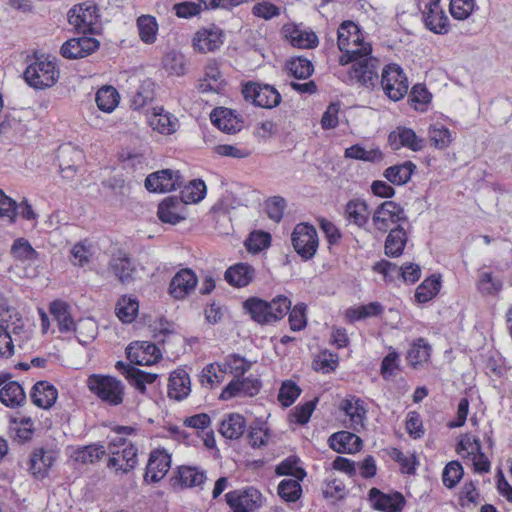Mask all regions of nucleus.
Segmentation results:
<instances>
[{
  "instance_id": "nucleus-24",
  "label": "nucleus",
  "mask_w": 512,
  "mask_h": 512,
  "mask_svg": "<svg viewBox=\"0 0 512 512\" xmlns=\"http://www.w3.org/2000/svg\"><path fill=\"white\" fill-rule=\"evenodd\" d=\"M422 18L425 27L435 34H447L450 30L449 19L438 3V9L431 12L429 2H424Z\"/></svg>"
},
{
  "instance_id": "nucleus-22",
  "label": "nucleus",
  "mask_w": 512,
  "mask_h": 512,
  "mask_svg": "<svg viewBox=\"0 0 512 512\" xmlns=\"http://www.w3.org/2000/svg\"><path fill=\"white\" fill-rule=\"evenodd\" d=\"M55 461V453L43 447L35 448L29 459V471L36 479H44L48 476L49 469Z\"/></svg>"
},
{
  "instance_id": "nucleus-15",
  "label": "nucleus",
  "mask_w": 512,
  "mask_h": 512,
  "mask_svg": "<svg viewBox=\"0 0 512 512\" xmlns=\"http://www.w3.org/2000/svg\"><path fill=\"white\" fill-rule=\"evenodd\" d=\"M115 368L119 371L139 393L145 394L147 391L146 384H152L158 378V374L143 371L131 363L117 361Z\"/></svg>"
},
{
  "instance_id": "nucleus-48",
  "label": "nucleus",
  "mask_w": 512,
  "mask_h": 512,
  "mask_svg": "<svg viewBox=\"0 0 512 512\" xmlns=\"http://www.w3.org/2000/svg\"><path fill=\"white\" fill-rule=\"evenodd\" d=\"M179 480L185 487L201 486L206 480L204 471L196 467L182 466L178 470Z\"/></svg>"
},
{
  "instance_id": "nucleus-9",
  "label": "nucleus",
  "mask_w": 512,
  "mask_h": 512,
  "mask_svg": "<svg viewBox=\"0 0 512 512\" xmlns=\"http://www.w3.org/2000/svg\"><path fill=\"white\" fill-rule=\"evenodd\" d=\"M232 512H254L262 505V494L254 487L236 489L225 494Z\"/></svg>"
},
{
  "instance_id": "nucleus-38",
  "label": "nucleus",
  "mask_w": 512,
  "mask_h": 512,
  "mask_svg": "<svg viewBox=\"0 0 512 512\" xmlns=\"http://www.w3.org/2000/svg\"><path fill=\"white\" fill-rule=\"evenodd\" d=\"M141 354L137 353L134 357L132 356L131 348H127V357L130 359L131 363H135L139 366H149L162 358V353L160 349L154 343L143 342L141 345Z\"/></svg>"
},
{
  "instance_id": "nucleus-36",
  "label": "nucleus",
  "mask_w": 512,
  "mask_h": 512,
  "mask_svg": "<svg viewBox=\"0 0 512 512\" xmlns=\"http://www.w3.org/2000/svg\"><path fill=\"white\" fill-rule=\"evenodd\" d=\"M416 170V165L412 161H405L402 164H397L386 168L383 176L393 185H405L411 179V176Z\"/></svg>"
},
{
  "instance_id": "nucleus-59",
  "label": "nucleus",
  "mask_w": 512,
  "mask_h": 512,
  "mask_svg": "<svg viewBox=\"0 0 512 512\" xmlns=\"http://www.w3.org/2000/svg\"><path fill=\"white\" fill-rule=\"evenodd\" d=\"M271 244V235L264 231L252 232L245 241L249 252L259 253Z\"/></svg>"
},
{
  "instance_id": "nucleus-2",
  "label": "nucleus",
  "mask_w": 512,
  "mask_h": 512,
  "mask_svg": "<svg viewBox=\"0 0 512 512\" xmlns=\"http://www.w3.org/2000/svg\"><path fill=\"white\" fill-rule=\"evenodd\" d=\"M86 383L90 392L96 395L104 404L116 407L123 403L125 385L116 377L91 374Z\"/></svg>"
},
{
  "instance_id": "nucleus-8",
  "label": "nucleus",
  "mask_w": 512,
  "mask_h": 512,
  "mask_svg": "<svg viewBox=\"0 0 512 512\" xmlns=\"http://www.w3.org/2000/svg\"><path fill=\"white\" fill-rule=\"evenodd\" d=\"M404 208L394 201H384L374 210L372 222L376 230L386 233L393 224L407 221Z\"/></svg>"
},
{
  "instance_id": "nucleus-34",
  "label": "nucleus",
  "mask_w": 512,
  "mask_h": 512,
  "mask_svg": "<svg viewBox=\"0 0 512 512\" xmlns=\"http://www.w3.org/2000/svg\"><path fill=\"white\" fill-rule=\"evenodd\" d=\"M246 430V420L243 415L238 413L228 414L222 420L219 428L221 435L227 439H239Z\"/></svg>"
},
{
  "instance_id": "nucleus-45",
  "label": "nucleus",
  "mask_w": 512,
  "mask_h": 512,
  "mask_svg": "<svg viewBox=\"0 0 512 512\" xmlns=\"http://www.w3.org/2000/svg\"><path fill=\"white\" fill-rule=\"evenodd\" d=\"M83 157L82 151L70 145L59 148L58 160L61 172L76 171L75 161H80Z\"/></svg>"
},
{
  "instance_id": "nucleus-53",
  "label": "nucleus",
  "mask_w": 512,
  "mask_h": 512,
  "mask_svg": "<svg viewBox=\"0 0 512 512\" xmlns=\"http://www.w3.org/2000/svg\"><path fill=\"white\" fill-rule=\"evenodd\" d=\"M11 254L15 259L36 260L39 258V253L31 246L29 241L25 238H17L11 246Z\"/></svg>"
},
{
  "instance_id": "nucleus-60",
  "label": "nucleus",
  "mask_w": 512,
  "mask_h": 512,
  "mask_svg": "<svg viewBox=\"0 0 512 512\" xmlns=\"http://www.w3.org/2000/svg\"><path fill=\"white\" fill-rule=\"evenodd\" d=\"M463 474H464V470H463L461 463L459 461H455V460L451 461L446 464V466L443 470V474H442L443 484L447 488H453L461 480V478L463 477Z\"/></svg>"
},
{
  "instance_id": "nucleus-30",
  "label": "nucleus",
  "mask_w": 512,
  "mask_h": 512,
  "mask_svg": "<svg viewBox=\"0 0 512 512\" xmlns=\"http://www.w3.org/2000/svg\"><path fill=\"white\" fill-rule=\"evenodd\" d=\"M225 280L234 287H246L255 277V269L248 263H237L225 272Z\"/></svg>"
},
{
  "instance_id": "nucleus-27",
  "label": "nucleus",
  "mask_w": 512,
  "mask_h": 512,
  "mask_svg": "<svg viewBox=\"0 0 512 512\" xmlns=\"http://www.w3.org/2000/svg\"><path fill=\"white\" fill-rule=\"evenodd\" d=\"M388 141L391 146L395 145V149L403 146L417 152L424 148V140L418 138L412 129L406 127H399L397 131L391 132Z\"/></svg>"
},
{
  "instance_id": "nucleus-63",
  "label": "nucleus",
  "mask_w": 512,
  "mask_h": 512,
  "mask_svg": "<svg viewBox=\"0 0 512 512\" xmlns=\"http://www.w3.org/2000/svg\"><path fill=\"white\" fill-rule=\"evenodd\" d=\"M475 9V0H451L450 13L458 20L467 19Z\"/></svg>"
},
{
  "instance_id": "nucleus-3",
  "label": "nucleus",
  "mask_w": 512,
  "mask_h": 512,
  "mask_svg": "<svg viewBox=\"0 0 512 512\" xmlns=\"http://www.w3.org/2000/svg\"><path fill=\"white\" fill-rule=\"evenodd\" d=\"M68 21L78 33L96 34L100 29L99 8L94 2L75 5L68 13Z\"/></svg>"
},
{
  "instance_id": "nucleus-20",
  "label": "nucleus",
  "mask_w": 512,
  "mask_h": 512,
  "mask_svg": "<svg viewBox=\"0 0 512 512\" xmlns=\"http://www.w3.org/2000/svg\"><path fill=\"white\" fill-rule=\"evenodd\" d=\"M109 270L122 284L132 283L137 273L134 261L124 252H119L111 258Z\"/></svg>"
},
{
  "instance_id": "nucleus-40",
  "label": "nucleus",
  "mask_w": 512,
  "mask_h": 512,
  "mask_svg": "<svg viewBox=\"0 0 512 512\" xmlns=\"http://www.w3.org/2000/svg\"><path fill=\"white\" fill-rule=\"evenodd\" d=\"M149 119L150 126L161 134H172L176 131V119L169 113H164L163 107L153 108Z\"/></svg>"
},
{
  "instance_id": "nucleus-18",
  "label": "nucleus",
  "mask_w": 512,
  "mask_h": 512,
  "mask_svg": "<svg viewBox=\"0 0 512 512\" xmlns=\"http://www.w3.org/2000/svg\"><path fill=\"white\" fill-rule=\"evenodd\" d=\"M138 449L135 445L129 444L121 452L111 451V456L107 461V467L114 469L116 473L127 474L135 469L138 459Z\"/></svg>"
},
{
  "instance_id": "nucleus-41",
  "label": "nucleus",
  "mask_w": 512,
  "mask_h": 512,
  "mask_svg": "<svg viewBox=\"0 0 512 512\" xmlns=\"http://www.w3.org/2000/svg\"><path fill=\"white\" fill-rule=\"evenodd\" d=\"M206 184L201 179H194L190 181L188 185H186L180 192L179 200H181L185 205L191 203H198L202 199H204L206 195Z\"/></svg>"
},
{
  "instance_id": "nucleus-31",
  "label": "nucleus",
  "mask_w": 512,
  "mask_h": 512,
  "mask_svg": "<svg viewBox=\"0 0 512 512\" xmlns=\"http://www.w3.org/2000/svg\"><path fill=\"white\" fill-rule=\"evenodd\" d=\"M268 307V301L258 297H250L243 302V308L251 319L261 325L272 323Z\"/></svg>"
},
{
  "instance_id": "nucleus-58",
  "label": "nucleus",
  "mask_w": 512,
  "mask_h": 512,
  "mask_svg": "<svg viewBox=\"0 0 512 512\" xmlns=\"http://www.w3.org/2000/svg\"><path fill=\"white\" fill-rule=\"evenodd\" d=\"M76 333V338L79 343L85 345L90 343L96 336L97 325L90 319H81L76 323V329L73 331Z\"/></svg>"
},
{
  "instance_id": "nucleus-19",
  "label": "nucleus",
  "mask_w": 512,
  "mask_h": 512,
  "mask_svg": "<svg viewBox=\"0 0 512 512\" xmlns=\"http://www.w3.org/2000/svg\"><path fill=\"white\" fill-rule=\"evenodd\" d=\"M328 444L337 453L352 454L362 449L363 441L355 433L342 430L330 435Z\"/></svg>"
},
{
  "instance_id": "nucleus-5",
  "label": "nucleus",
  "mask_w": 512,
  "mask_h": 512,
  "mask_svg": "<svg viewBox=\"0 0 512 512\" xmlns=\"http://www.w3.org/2000/svg\"><path fill=\"white\" fill-rule=\"evenodd\" d=\"M381 87L385 95L392 101H399L408 92V79L400 65L390 63L381 74Z\"/></svg>"
},
{
  "instance_id": "nucleus-52",
  "label": "nucleus",
  "mask_w": 512,
  "mask_h": 512,
  "mask_svg": "<svg viewBox=\"0 0 512 512\" xmlns=\"http://www.w3.org/2000/svg\"><path fill=\"white\" fill-rule=\"evenodd\" d=\"M138 309L137 300L123 296L116 305V314L123 323H131L137 316Z\"/></svg>"
},
{
  "instance_id": "nucleus-11",
  "label": "nucleus",
  "mask_w": 512,
  "mask_h": 512,
  "mask_svg": "<svg viewBox=\"0 0 512 512\" xmlns=\"http://www.w3.org/2000/svg\"><path fill=\"white\" fill-rule=\"evenodd\" d=\"M224 43V32L215 24L199 29L193 37V49L199 53H208L218 50Z\"/></svg>"
},
{
  "instance_id": "nucleus-10",
  "label": "nucleus",
  "mask_w": 512,
  "mask_h": 512,
  "mask_svg": "<svg viewBox=\"0 0 512 512\" xmlns=\"http://www.w3.org/2000/svg\"><path fill=\"white\" fill-rule=\"evenodd\" d=\"M182 185V176L179 171L164 169L149 174L145 179V188L149 192L166 193Z\"/></svg>"
},
{
  "instance_id": "nucleus-21",
  "label": "nucleus",
  "mask_w": 512,
  "mask_h": 512,
  "mask_svg": "<svg viewBox=\"0 0 512 512\" xmlns=\"http://www.w3.org/2000/svg\"><path fill=\"white\" fill-rule=\"evenodd\" d=\"M185 204L177 196H168L158 205L157 216L163 223L176 225L185 219Z\"/></svg>"
},
{
  "instance_id": "nucleus-43",
  "label": "nucleus",
  "mask_w": 512,
  "mask_h": 512,
  "mask_svg": "<svg viewBox=\"0 0 512 512\" xmlns=\"http://www.w3.org/2000/svg\"><path fill=\"white\" fill-rule=\"evenodd\" d=\"M211 122L216 125L221 131L228 134H233L240 130V127L234 125L232 110L219 107L215 108L211 115Z\"/></svg>"
},
{
  "instance_id": "nucleus-13",
  "label": "nucleus",
  "mask_w": 512,
  "mask_h": 512,
  "mask_svg": "<svg viewBox=\"0 0 512 512\" xmlns=\"http://www.w3.org/2000/svg\"><path fill=\"white\" fill-rule=\"evenodd\" d=\"M262 387L261 381L253 376L240 377L231 380L220 394L221 400H230L234 397H253L257 395Z\"/></svg>"
},
{
  "instance_id": "nucleus-35",
  "label": "nucleus",
  "mask_w": 512,
  "mask_h": 512,
  "mask_svg": "<svg viewBox=\"0 0 512 512\" xmlns=\"http://www.w3.org/2000/svg\"><path fill=\"white\" fill-rule=\"evenodd\" d=\"M345 218L362 228L369 220V207L365 200L352 199L349 200L345 206Z\"/></svg>"
},
{
  "instance_id": "nucleus-64",
  "label": "nucleus",
  "mask_w": 512,
  "mask_h": 512,
  "mask_svg": "<svg viewBox=\"0 0 512 512\" xmlns=\"http://www.w3.org/2000/svg\"><path fill=\"white\" fill-rule=\"evenodd\" d=\"M306 304L303 302L297 303L289 310V324L292 331H300L306 327Z\"/></svg>"
},
{
  "instance_id": "nucleus-49",
  "label": "nucleus",
  "mask_w": 512,
  "mask_h": 512,
  "mask_svg": "<svg viewBox=\"0 0 512 512\" xmlns=\"http://www.w3.org/2000/svg\"><path fill=\"white\" fill-rule=\"evenodd\" d=\"M286 67L290 74L296 79H307L314 71L312 62L304 57L290 59L287 61Z\"/></svg>"
},
{
  "instance_id": "nucleus-25",
  "label": "nucleus",
  "mask_w": 512,
  "mask_h": 512,
  "mask_svg": "<svg viewBox=\"0 0 512 512\" xmlns=\"http://www.w3.org/2000/svg\"><path fill=\"white\" fill-rule=\"evenodd\" d=\"M57 397V389L47 381L36 382L30 391L32 403L41 409L51 408L55 404Z\"/></svg>"
},
{
  "instance_id": "nucleus-55",
  "label": "nucleus",
  "mask_w": 512,
  "mask_h": 512,
  "mask_svg": "<svg viewBox=\"0 0 512 512\" xmlns=\"http://www.w3.org/2000/svg\"><path fill=\"white\" fill-rule=\"evenodd\" d=\"M268 309L271 314V322H277L284 318L292 306L291 300L285 295H277L268 302Z\"/></svg>"
},
{
  "instance_id": "nucleus-47",
  "label": "nucleus",
  "mask_w": 512,
  "mask_h": 512,
  "mask_svg": "<svg viewBox=\"0 0 512 512\" xmlns=\"http://www.w3.org/2000/svg\"><path fill=\"white\" fill-rule=\"evenodd\" d=\"M477 288L482 295L495 296L502 290L503 282L494 277L491 272H483L479 275Z\"/></svg>"
},
{
  "instance_id": "nucleus-56",
  "label": "nucleus",
  "mask_w": 512,
  "mask_h": 512,
  "mask_svg": "<svg viewBox=\"0 0 512 512\" xmlns=\"http://www.w3.org/2000/svg\"><path fill=\"white\" fill-rule=\"evenodd\" d=\"M298 459L290 456L279 463L275 468V473L278 476H293L295 479L303 480L306 476V471L297 466Z\"/></svg>"
},
{
  "instance_id": "nucleus-16",
  "label": "nucleus",
  "mask_w": 512,
  "mask_h": 512,
  "mask_svg": "<svg viewBox=\"0 0 512 512\" xmlns=\"http://www.w3.org/2000/svg\"><path fill=\"white\" fill-rule=\"evenodd\" d=\"M197 283L198 278L193 270L181 269L172 278L169 293L174 299H185L195 289Z\"/></svg>"
},
{
  "instance_id": "nucleus-44",
  "label": "nucleus",
  "mask_w": 512,
  "mask_h": 512,
  "mask_svg": "<svg viewBox=\"0 0 512 512\" xmlns=\"http://www.w3.org/2000/svg\"><path fill=\"white\" fill-rule=\"evenodd\" d=\"M137 27L140 39L146 44H153L156 41L158 23L151 15H142L137 19Z\"/></svg>"
},
{
  "instance_id": "nucleus-54",
  "label": "nucleus",
  "mask_w": 512,
  "mask_h": 512,
  "mask_svg": "<svg viewBox=\"0 0 512 512\" xmlns=\"http://www.w3.org/2000/svg\"><path fill=\"white\" fill-rule=\"evenodd\" d=\"M152 87L153 83L145 81L131 95L130 103L134 110L143 108L148 102L153 100L154 91Z\"/></svg>"
},
{
  "instance_id": "nucleus-1",
  "label": "nucleus",
  "mask_w": 512,
  "mask_h": 512,
  "mask_svg": "<svg viewBox=\"0 0 512 512\" xmlns=\"http://www.w3.org/2000/svg\"><path fill=\"white\" fill-rule=\"evenodd\" d=\"M337 34L338 48L342 52L339 63L351 64L347 78L343 81L348 85L359 84L374 89L379 82L380 61L371 56L372 47L363 42L359 27L353 21L347 20L340 24Z\"/></svg>"
},
{
  "instance_id": "nucleus-51",
  "label": "nucleus",
  "mask_w": 512,
  "mask_h": 512,
  "mask_svg": "<svg viewBox=\"0 0 512 512\" xmlns=\"http://www.w3.org/2000/svg\"><path fill=\"white\" fill-rule=\"evenodd\" d=\"M298 479H284L277 488V493L286 502H295L302 495V487Z\"/></svg>"
},
{
  "instance_id": "nucleus-4",
  "label": "nucleus",
  "mask_w": 512,
  "mask_h": 512,
  "mask_svg": "<svg viewBox=\"0 0 512 512\" xmlns=\"http://www.w3.org/2000/svg\"><path fill=\"white\" fill-rule=\"evenodd\" d=\"M23 77L30 87L45 89L53 86L58 79L55 64L47 59L36 58L24 71Z\"/></svg>"
},
{
  "instance_id": "nucleus-46",
  "label": "nucleus",
  "mask_w": 512,
  "mask_h": 512,
  "mask_svg": "<svg viewBox=\"0 0 512 512\" xmlns=\"http://www.w3.org/2000/svg\"><path fill=\"white\" fill-rule=\"evenodd\" d=\"M119 94L115 88L112 86H106L100 88L95 97L96 104L98 108L103 111L110 113L112 112L115 107L118 105L119 102Z\"/></svg>"
},
{
  "instance_id": "nucleus-61",
  "label": "nucleus",
  "mask_w": 512,
  "mask_h": 512,
  "mask_svg": "<svg viewBox=\"0 0 512 512\" xmlns=\"http://www.w3.org/2000/svg\"><path fill=\"white\" fill-rule=\"evenodd\" d=\"M300 394V387L295 382L286 380L280 387L278 400L284 407H289L295 402Z\"/></svg>"
},
{
  "instance_id": "nucleus-37",
  "label": "nucleus",
  "mask_w": 512,
  "mask_h": 512,
  "mask_svg": "<svg viewBox=\"0 0 512 512\" xmlns=\"http://www.w3.org/2000/svg\"><path fill=\"white\" fill-rule=\"evenodd\" d=\"M431 353V346L426 339L420 337L413 341L407 351L406 359L410 366L417 369L428 362Z\"/></svg>"
},
{
  "instance_id": "nucleus-14",
  "label": "nucleus",
  "mask_w": 512,
  "mask_h": 512,
  "mask_svg": "<svg viewBox=\"0 0 512 512\" xmlns=\"http://www.w3.org/2000/svg\"><path fill=\"white\" fill-rule=\"evenodd\" d=\"M99 47L100 42L97 39L84 35L65 41L61 46L60 53L66 59H79L91 55Z\"/></svg>"
},
{
  "instance_id": "nucleus-50",
  "label": "nucleus",
  "mask_w": 512,
  "mask_h": 512,
  "mask_svg": "<svg viewBox=\"0 0 512 512\" xmlns=\"http://www.w3.org/2000/svg\"><path fill=\"white\" fill-rule=\"evenodd\" d=\"M432 94L423 84H415L408 96V103L417 111H425L427 104L430 103Z\"/></svg>"
},
{
  "instance_id": "nucleus-6",
  "label": "nucleus",
  "mask_w": 512,
  "mask_h": 512,
  "mask_svg": "<svg viewBox=\"0 0 512 512\" xmlns=\"http://www.w3.org/2000/svg\"><path fill=\"white\" fill-rule=\"evenodd\" d=\"M242 94L246 101L266 109L278 106L282 99L281 94L273 86L251 81L243 85Z\"/></svg>"
},
{
  "instance_id": "nucleus-17",
  "label": "nucleus",
  "mask_w": 512,
  "mask_h": 512,
  "mask_svg": "<svg viewBox=\"0 0 512 512\" xmlns=\"http://www.w3.org/2000/svg\"><path fill=\"white\" fill-rule=\"evenodd\" d=\"M171 465L170 455L163 449H156L150 453L144 475L145 481L156 483L169 471Z\"/></svg>"
},
{
  "instance_id": "nucleus-62",
  "label": "nucleus",
  "mask_w": 512,
  "mask_h": 512,
  "mask_svg": "<svg viewBox=\"0 0 512 512\" xmlns=\"http://www.w3.org/2000/svg\"><path fill=\"white\" fill-rule=\"evenodd\" d=\"M429 138L432 145L438 149H444L452 141L451 132L443 125H433L429 128Z\"/></svg>"
},
{
  "instance_id": "nucleus-32",
  "label": "nucleus",
  "mask_w": 512,
  "mask_h": 512,
  "mask_svg": "<svg viewBox=\"0 0 512 512\" xmlns=\"http://www.w3.org/2000/svg\"><path fill=\"white\" fill-rule=\"evenodd\" d=\"M252 363L245 357L232 353L227 355L221 364H217L218 371L234 375V379L244 376L251 369Z\"/></svg>"
},
{
  "instance_id": "nucleus-42",
  "label": "nucleus",
  "mask_w": 512,
  "mask_h": 512,
  "mask_svg": "<svg viewBox=\"0 0 512 512\" xmlns=\"http://www.w3.org/2000/svg\"><path fill=\"white\" fill-rule=\"evenodd\" d=\"M344 157L365 162L376 163L383 159V153L379 148L366 150L360 144L352 145L345 149Z\"/></svg>"
},
{
  "instance_id": "nucleus-26",
  "label": "nucleus",
  "mask_w": 512,
  "mask_h": 512,
  "mask_svg": "<svg viewBox=\"0 0 512 512\" xmlns=\"http://www.w3.org/2000/svg\"><path fill=\"white\" fill-rule=\"evenodd\" d=\"M50 314L57 322L58 329L61 333L73 332L76 329V322L74 321L70 305L62 300H54L49 305Z\"/></svg>"
},
{
  "instance_id": "nucleus-33",
  "label": "nucleus",
  "mask_w": 512,
  "mask_h": 512,
  "mask_svg": "<svg viewBox=\"0 0 512 512\" xmlns=\"http://www.w3.org/2000/svg\"><path fill=\"white\" fill-rule=\"evenodd\" d=\"M106 453L105 445L98 442L76 448L71 457L77 463L94 464L101 460Z\"/></svg>"
},
{
  "instance_id": "nucleus-28",
  "label": "nucleus",
  "mask_w": 512,
  "mask_h": 512,
  "mask_svg": "<svg viewBox=\"0 0 512 512\" xmlns=\"http://www.w3.org/2000/svg\"><path fill=\"white\" fill-rule=\"evenodd\" d=\"M26 401V393L19 382L10 379L0 388V402L6 407L15 409L23 406Z\"/></svg>"
},
{
  "instance_id": "nucleus-23",
  "label": "nucleus",
  "mask_w": 512,
  "mask_h": 512,
  "mask_svg": "<svg viewBox=\"0 0 512 512\" xmlns=\"http://www.w3.org/2000/svg\"><path fill=\"white\" fill-rule=\"evenodd\" d=\"M191 392L190 377L186 369L178 368L169 377L168 396L171 399L181 401Z\"/></svg>"
},
{
  "instance_id": "nucleus-29",
  "label": "nucleus",
  "mask_w": 512,
  "mask_h": 512,
  "mask_svg": "<svg viewBox=\"0 0 512 512\" xmlns=\"http://www.w3.org/2000/svg\"><path fill=\"white\" fill-rule=\"evenodd\" d=\"M407 241V232L401 225L390 229L384 244L385 255L391 258L400 257L404 252Z\"/></svg>"
},
{
  "instance_id": "nucleus-7",
  "label": "nucleus",
  "mask_w": 512,
  "mask_h": 512,
  "mask_svg": "<svg viewBox=\"0 0 512 512\" xmlns=\"http://www.w3.org/2000/svg\"><path fill=\"white\" fill-rule=\"evenodd\" d=\"M295 251L304 260L311 259L318 248L319 241L315 227L308 223L297 224L291 235Z\"/></svg>"
},
{
  "instance_id": "nucleus-39",
  "label": "nucleus",
  "mask_w": 512,
  "mask_h": 512,
  "mask_svg": "<svg viewBox=\"0 0 512 512\" xmlns=\"http://www.w3.org/2000/svg\"><path fill=\"white\" fill-rule=\"evenodd\" d=\"M441 289V275L432 274L426 278L415 291V300L424 304L432 300Z\"/></svg>"
},
{
  "instance_id": "nucleus-12",
  "label": "nucleus",
  "mask_w": 512,
  "mask_h": 512,
  "mask_svg": "<svg viewBox=\"0 0 512 512\" xmlns=\"http://www.w3.org/2000/svg\"><path fill=\"white\" fill-rule=\"evenodd\" d=\"M368 499L372 507L381 512H402L406 505V499L401 492L384 493L376 487L369 490Z\"/></svg>"
},
{
  "instance_id": "nucleus-57",
  "label": "nucleus",
  "mask_w": 512,
  "mask_h": 512,
  "mask_svg": "<svg viewBox=\"0 0 512 512\" xmlns=\"http://www.w3.org/2000/svg\"><path fill=\"white\" fill-rule=\"evenodd\" d=\"M291 44L298 48H315L318 46L319 40L314 32H303L294 27L290 32Z\"/></svg>"
}]
</instances>
